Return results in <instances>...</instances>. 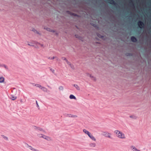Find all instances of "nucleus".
I'll list each match as a JSON object with an SVG mask.
<instances>
[{
	"label": "nucleus",
	"instance_id": "obj_1",
	"mask_svg": "<svg viewBox=\"0 0 151 151\" xmlns=\"http://www.w3.org/2000/svg\"><path fill=\"white\" fill-rule=\"evenodd\" d=\"M114 132L116 134L117 137L120 139H125L126 137L125 134L122 132L118 130H116Z\"/></svg>",
	"mask_w": 151,
	"mask_h": 151
},
{
	"label": "nucleus",
	"instance_id": "obj_2",
	"mask_svg": "<svg viewBox=\"0 0 151 151\" xmlns=\"http://www.w3.org/2000/svg\"><path fill=\"white\" fill-rule=\"evenodd\" d=\"M39 44V43L35 41H33L30 42H28L27 45L29 46L33 47H35L36 48H37V46H36L37 44Z\"/></svg>",
	"mask_w": 151,
	"mask_h": 151
},
{
	"label": "nucleus",
	"instance_id": "obj_3",
	"mask_svg": "<svg viewBox=\"0 0 151 151\" xmlns=\"http://www.w3.org/2000/svg\"><path fill=\"white\" fill-rule=\"evenodd\" d=\"M102 134L104 136L109 138H112L111 134L106 132H102Z\"/></svg>",
	"mask_w": 151,
	"mask_h": 151
},
{
	"label": "nucleus",
	"instance_id": "obj_4",
	"mask_svg": "<svg viewBox=\"0 0 151 151\" xmlns=\"http://www.w3.org/2000/svg\"><path fill=\"white\" fill-rule=\"evenodd\" d=\"M137 24L139 27L140 28L142 29L144 28V24L143 22L139 21L138 22Z\"/></svg>",
	"mask_w": 151,
	"mask_h": 151
},
{
	"label": "nucleus",
	"instance_id": "obj_5",
	"mask_svg": "<svg viewBox=\"0 0 151 151\" xmlns=\"http://www.w3.org/2000/svg\"><path fill=\"white\" fill-rule=\"evenodd\" d=\"M42 138L48 141H51L52 140L51 137L47 136L45 135H43V136Z\"/></svg>",
	"mask_w": 151,
	"mask_h": 151
},
{
	"label": "nucleus",
	"instance_id": "obj_6",
	"mask_svg": "<svg viewBox=\"0 0 151 151\" xmlns=\"http://www.w3.org/2000/svg\"><path fill=\"white\" fill-rule=\"evenodd\" d=\"M92 140L96 141V138L92 134H91L89 135L88 136Z\"/></svg>",
	"mask_w": 151,
	"mask_h": 151
},
{
	"label": "nucleus",
	"instance_id": "obj_7",
	"mask_svg": "<svg viewBox=\"0 0 151 151\" xmlns=\"http://www.w3.org/2000/svg\"><path fill=\"white\" fill-rule=\"evenodd\" d=\"M108 2L111 4L116 5V3H115L114 1L113 0H107Z\"/></svg>",
	"mask_w": 151,
	"mask_h": 151
},
{
	"label": "nucleus",
	"instance_id": "obj_8",
	"mask_svg": "<svg viewBox=\"0 0 151 151\" xmlns=\"http://www.w3.org/2000/svg\"><path fill=\"white\" fill-rule=\"evenodd\" d=\"M83 132L85 134H87L88 136H89V135L91 134L89 131H88L86 129H83Z\"/></svg>",
	"mask_w": 151,
	"mask_h": 151
},
{
	"label": "nucleus",
	"instance_id": "obj_9",
	"mask_svg": "<svg viewBox=\"0 0 151 151\" xmlns=\"http://www.w3.org/2000/svg\"><path fill=\"white\" fill-rule=\"evenodd\" d=\"M130 147L131 149L133 151H140V150H137L134 146H131Z\"/></svg>",
	"mask_w": 151,
	"mask_h": 151
},
{
	"label": "nucleus",
	"instance_id": "obj_10",
	"mask_svg": "<svg viewBox=\"0 0 151 151\" xmlns=\"http://www.w3.org/2000/svg\"><path fill=\"white\" fill-rule=\"evenodd\" d=\"M131 41L133 42H136L137 41V39L134 36H132L131 38Z\"/></svg>",
	"mask_w": 151,
	"mask_h": 151
},
{
	"label": "nucleus",
	"instance_id": "obj_11",
	"mask_svg": "<svg viewBox=\"0 0 151 151\" xmlns=\"http://www.w3.org/2000/svg\"><path fill=\"white\" fill-rule=\"evenodd\" d=\"M62 59L63 60H65L66 62H67V63L69 65H71V63H70L65 58H64V57H63L62 58Z\"/></svg>",
	"mask_w": 151,
	"mask_h": 151
},
{
	"label": "nucleus",
	"instance_id": "obj_12",
	"mask_svg": "<svg viewBox=\"0 0 151 151\" xmlns=\"http://www.w3.org/2000/svg\"><path fill=\"white\" fill-rule=\"evenodd\" d=\"M1 137L4 139L8 141V137L4 135H1Z\"/></svg>",
	"mask_w": 151,
	"mask_h": 151
},
{
	"label": "nucleus",
	"instance_id": "obj_13",
	"mask_svg": "<svg viewBox=\"0 0 151 151\" xmlns=\"http://www.w3.org/2000/svg\"><path fill=\"white\" fill-rule=\"evenodd\" d=\"M69 98L71 99H76V97L72 94H71Z\"/></svg>",
	"mask_w": 151,
	"mask_h": 151
},
{
	"label": "nucleus",
	"instance_id": "obj_14",
	"mask_svg": "<svg viewBox=\"0 0 151 151\" xmlns=\"http://www.w3.org/2000/svg\"><path fill=\"white\" fill-rule=\"evenodd\" d=\"M89 146L91 147H95L96 146V144L95 143H91L89 144Z\"/></svg>",
	"mask_w": 151,
	"mask_h": 151
},
{
	"label": "nucleus",
	"instance_id": "obj_15",
	"mask_svg": "<svg viewBox=\"0 0 151 151\" xmlns=\"http://www.w3.org/2000/svg\"><path fill=\"white\" fill-rule=\"evenodd\" d=\"M73 86L75 87L78 90H80V87L77 85L74 84L73 85Z\"/></svg>",
	"mask_w": 151,
	"mask_h": 151
},
{
	"label": "nucleus",
	"instance_id": "obj_16",
	"mask_svg": "<svg viewBox=\"0 0 151 151\" xmlns=\"http://www.w3.org/2000/svg\"><path fill=\"white\" fill-rule=\"evenodd\" d=\"M4 80V78L3 77H1L0 78V83H3Z\"/></svg>",
	"mask_w": 151,
	"mask_h": 151
},
{
	"label": "nucleus",
	"instance_id": "obj_17",
	"mask_svg": "<svg viewBox=\"0 0 151 151\" xmlns=\"http://www.w3.org/2000/svg\"><path fill=\"white\" fill-rule=\"evenodd\" d=\"M86 74L89 77L91 78H93V79H95V78L93 77V76H92L91 74H89L88 73H87Z\"/></svg>",
	"mask_w": 151,
	"mask_h": 151
},
{
	"label": "nucleus",
	"instance_id": "obj_18",
	"mask_svg": "<svg viewBox=\"0 0 151 151\" xmlns=\"http://www.w3.org/2000/svg\"><path fill=\"white\" fill-rule=\"evenodd\" d=\"M129 117L132 119H136L137 118V117L135 115H131L129 116Z\"/></svg>",
	"mask_w": 151,
	"mask_h": 151
},
{
	"label": "nucleus",
	"instance_id": "obj_19",
	"mask_svg": "<svg viewBox=\"0 0 151 151\" xmlns=\"http://www.w3.org/2000/svg\"><path fill=\"white\" fill-rule=\"evenodd\" d=\"M40 89L44 91H47V89L44 87L42 86Z\"/></svg>",
	"mask_w": 151,
	"mask_h": 151
},
{
	"label": "nucleus",
	"instance_id": "obj_20",
	"mask_svg": "<svg viewBox=\"0 0 151 151\" xmlns=\"http://www.w3.org/2000/svg\"><path fill=\"white\" fill-rule=\"evenodd\" d=\"M35 86H36L37 87H39L40 88H41V87L42 86L40 85L39 84H36L35 85Z\"/></svg>",
	"mask_w": 151,
	"mask_h": 151
},
{
	"label": "nucleus",
	"instance_id": "obj_21",
	"mask_svg": "<svg viewBox=\"0 0 151 151\" xmlns=\"http://www.w3.org/2000/svg\"><path fill=\"white\" fill-rule=\"evenodd\" d=\"M28 147L31 150H32V149H33V148L31 146L29 145H27Z\"/></svg>",
	"mask_w": 151,
	"mask_h": 151
},
{
	"label": "nucleus",
	"instance_id": "obj_22",
	"mask_svg": "<svg viewBox=\"0 0 151 151\" xmlns=\"http://www.w3.org/2000/svg\"><path fill=\"white\" fill-rule=\"evenodd\" d=\"M56 57L54 56V57H49L48 58L49 59H50V60H53L54 59H55Z\"/></svg>",
	"mask_w": 151,
	"mask_h": 151
},
{
	"label": "nucleus",
	"instance_id": "obj_23",
	"mask_svg": "<svg viewBox=\"0 0 151 151\" xmlns=\"http://www.w3.org/2000/svg\"><path fill=\"white\" fill-rule=\"evenodd\" d=\"M59 89L60 90L63 91V86H60L59 87Z\"/></svg>",
	"mask_w": 151,
	"mask_h": 151
},
{
	"label": "nucleus",
	"instance_id": "obj_24",
	"mask_svg": "<svg viewBox=\"0 0 151 151\" xmlns=\"http://www.w3.org/2000/svg\"><path fill=\"white\" fill-rule=\"evenodd\" d=\"M69 116L71 117H77V116L76 115H72L71 116Z\"/></svg>",
	"mask_w": 151,
	"mask_h": 151
},
{
	"label": "nucleus",
	"instance_id": "obj_25",
	"mask_svg": "<svg viewBox=\"0 0 151 151\" xmlns=\"http://www.w3.org/2000/svg\"><path fill=\"white\" fill-rule=\"evenodd\" d=\"M17 99V97H14V96H13L12 97V99L13 100H14L15 99Z\"/></svg>",
	"mask_w": 151,
	"mask_h": 151
},
{
	"label": "nucleus",
	"instance_id": "obj_26",
	"mask_svg": "<svg viewBox=\"0 0 151 151\" xmlns=\"http://www.w3.org/2000/svg\"><path fill=\"white\" fill-rule=\"evenodd\" d=\"M44 135V134H38V136L40 137H43V136Z\"/></svg>",
	"mask_w": 151,
	"mask_h": 151
},
{
	"label": "nucleus",
	"instance_id": "obj_27",
	"mask_svg": "<svg viewBox=\"0 0 151 151\" xmlns=\"http://www.w3.org/2000/svg\"><path fill=\"white\" fill-rule=\"evenodd\" d=\"M39 44H37L36 45V46H37V47H38V46L39 45H40V46H41V47H42L43 46V45L42 44H40L39 43Z\"/></svg>",
	"mask_w": 151,
	"mask_h": 151
},
{
	"label": "nucleus",
	"instance_id": "obj_28",
	"mask_svg": "<svg viewBox=\"0 0 151 151\" xmlns=\"http://www.w3.org/2000/svg\"><path fill=\"white\" fill-rule=\"evenodd\" d=\"M36 104L37 105V108H38L39 109V105L38 104V103L37 102V101H36Z\"/></svg>",
	"mask_w": 151,
	"mask_h": 151
},
{
	"label": "nucleus",
	"instance_id": "obj_29",
	"mask_svg": "<svg viewBox=\"0 0 151 151\" xmlns=\"http://www.w3.org/2000/svg\"><path fill=\"white\" fill-rule=\"evenodd\" d=\"M50 70L53 73H54L55 72V70L54 69H52V68H50Z\"/></svg>",
	"mask_w": 151,
	"mask_h": 151
},
{
	"label": "nucleus",
	"instance_id": "obj_30",
	"mask_svg": "<svg viewBox=\"0 0 151 151\" xmlns=\"http://www.w3.org/2000/svg\"><path fill=\"white\" fill-rule=\"evenodd\" d=\"M32 150L33 151H39L38 150L35 149L34 148H33V149H32Z\"/></svg>",
	"mask_w": 151,
	"mask_h": 151
},
{
	"label": "nucleus",
	"instance_id": "obj_31",
	"mask_svg": "<svg viewBox=\"0 0 151 151\" xmlns=\"http://www.w3.org/2000/svg\"><path fill=\"white\" fill-rule=\"evenodd\" d=\"M33 128L34 129H37L38 127H37L35 126H33Z\"/></svg>",
	"mask_w": 151,
	"mask_h": 151
},
{
	"label": "nucleus",
	"instance_id": "obj_32",
	"mask_svg": "<svg viewBox=\"0 0 151 151\" xmlns=\"http://www.w3.org/2000/svg\"><path fill=\"white\" fill-rule=\"evenodd\" d=\"M69 65L70 66V67L71 68H74V66H73L71 64V65Z\"/></svg>",
	"mask_w": 151,
	"mask_h": 151
},
{
	"label": "nucleus",
	"instance_id": "obj_33",
	"mask_svg": "<svg viewBox=\"0 0 151 151\" xmlns=\"http://www.w3.org/2000/svg\"><path fill=\"white\" fill-rule=\"evenodd\" d=\"M37 129L40 131H42V129L41 128L38 127Z\"/></svg>",
	"mask_w": 151,
	"mask_h": 151
},
{
	"label": "nucleus",
	"instance_id": "obj_34",
	"mask_svg": "<svg viewBox=\"0 0 151 151\" xmlns=\"http://www.w3.org/2000/svg\"><path fill=\"white\" fill-rule=\"evenodd\" d=\"M47 30L48 31H51V30H50V29L49 28H47ZM51 31L52 32V30H51ZM54 32V31H53V32Z\"/></svg>",
	"mask_w": 151,
	"mask_h": 151
},
{
	"label": "nucleus",
	"instance_id": "obj_35",
	"mask_svg": "<svg viewBox=\"0 0 151 151\" xmlns=\"http://www.w3.org/2000/svg\"><path fill=\"white\" fill-rule=\"evenodd\" d=\"M32 84L34 86H35V84L34 83H32Z\"/></svg>",
	"mask_w": 151,
	"mask_h": 151
},
{
	"label": "nucleus",
	"instance_id": "obj_36",
	"mask_svg": "<svg viewBox=\"0 0 151 151\" xmlns=\"http://www.w3.org/2000/svg\"><path fill=\"white\" fill-rule=\"evenodd\" d=\"M4 67H5V68H6L7 67H6V66L5 65V66H4Z\"/></svg>",
	"mask_w": 151,
	"mask_h": 151
},
{
	"label": "nucleus",
	"instance_id": "obj_37",
	"mask_svg": "<svg viewBox=\"0 0 151 151\" xmlns=\"http://www.w3.org/2000/svg\"><path fill=\"white\" fill-rule=\"evenodd\" d=\"M91 25H92L93 26H94V24H91Z\"/></svg>",
	"mask_w": 151,
	"mask_h": 151
}]
</instances>
